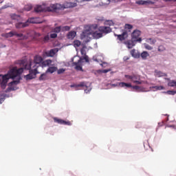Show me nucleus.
<instances>
[{
	"mask_svg": "<svg viewBox=\"0 0 176 176\" xmlns=\"http://www.w3.org/2000/svg\"><path fill=\"white\" fill-rule=\"evenodd\" d=\"M85 86H86V84L82 82L77 85H71V87H85Z\"/></svg>",
	"mask_w": 176,
	"mask_h": 176,
	"instance_id": "nucleus-26",
	"label": "nucleus"
},
{
	"mask_svg": "<svg viewBox=\"0 0 176 176\" xmlns=\"http://www.w3.org/2000/svg\"><path fill=\"white\" fill-rule=\"evenodd\" d=\"M23 72L24 68L21 67L18 69L17 67H14L12 69H10L7 74H0V84L1 89H6V86H8V82H9L10 79H15V78H16V80H14L8 84V86L10 87L11 90H16L13 86H16V85L20 83V80L21 79L20 76L21 74H23Z\"/></svg>",
	"mask_w": 176,
	"mask_h": 176,
	"instance_id": "nucleus-1",
	"label": "nucleus"
},
{
	"mask_svg": "<svg viewBox=\"0 0 176 176\" xmlns=\"http://www.w3.org/2000/svg\"><path fill=\"white\" fill-rule=\"evenodd\" d=\"M140 56H141L142 60H146V58L148 57H149V53H148V52H146V51H144V52H142Z\"/></svg>",
	"mask_w": 176,
	"mask_h": 176,
	"instance_id": "nucleus-17",
	"label": "nucleus"
},
{
	"mask_svg": "<svg viewBox=\"0 0 176 176\" xmlns=\"http://www.w3.org/2000/svg\"><path fill=\"white\" fill-rule=\"evenodd\" d=\"M75 36H76V32L75 31H70L67 35V39H71V40L74 39Z\"/></svg>",
	"mask_w": 176,
	"mask_h": 176,
	"instance_id": "nucleus-11",
	"label": "nucleus"
},
{
	"mask_svg": "<svg viewBox=\"0 0 176 176\" xmlns=\"http://www.w3.org/2000/svg\"><path fill=\"white\" fill-rule=\"evenodd\" d=\"M136 3L138 5H145L146 3H148V1L140 0V1H136Z\"/></svg>",
	"mask_w": 176,
	"mask_h": 176,
	"instance_id": "nucleus-32",
	"label": "nucleus"
},
{
	"mask_svg": "<svg viewBox=\"0 0 176 176\" xmlns=\"http://www.w3.org/2000/svg\"><path fill=\"white\" fill-rule=\"evenodd\" d=\"M126 60H129V58H126Z\"/></svg>",
	"mask_w": 176,
	"mask_h": 176,
	"instance_id": "nucleus-53",
	"label": "nucleus"
},
{
	"mask_svg": "<svg viewBox=\"0 0 176 176\" xmlns=\"http://www.w3.org/2000/svg\"><path fill=\"white\" fill-rule=\"evenodd\" d=\"M170 127H173V129H175V126H170Z\"/></svg>",
	"mask_w": 176,
	"mask_h": 176,
	"instance_id": "nucleus-49",
	"label": "nucleus"
},
{
	"mask_svg": "<svg viewBox=\"0 0 176 176\" xmlns=\"http://www.w3.org/2000/svg\"><path fill=\"white\" fill-rule=\"evenodd\" d=\"M14 36H17V38H23V34L20 33H17L16 32H14Z\"/></svg>",
	"mask_w": 176,
	"mask_h": 176,
	"instance_id": "nucleus-38",
	"label": "nucleus"
},
{
	"mask_svg": "<svg viewBox=\"0 0 176 176\" xmlns=\"http://www.w3.org/2000/svg\"><path fill=\"white\" fill-rule=\"evenodd\" d=\"M28 24L27 22L26 23H17L15 25L16 28L20 29V28H25V27H28Z\"/></svg>",
	"mask_w": 176,
	"mask_h": 176,
	"instance_id": "nucleus-12",
	"label": "nucleus"
},
{
	"mask_svg": "<svg viewBox=\"0 0 176 176\" xmlns=\"http://www.w3.org/2000/svg\"><path fill=\"white\" fill-rule=\"evenodd\" d=\"M97 28H98V31L96 30ZM111 31L112 29L110 27L100 26L98 28V24L88 25L85 26L80 36L82 39H86V38H89V35H92L95 39H100V38H102L103 34H109Z\"/></svg>",
	"mask_w": 176,
	"mask_h": 176,
	"instance_id": "nucleus-2",
	"label": "nucleus"
},
{
	"mask_svg": "<svg viewBox=\"0 0 176 176\" xmlns=\"http://www.w3.org/2000/svg\"><path fill=\"white\" fill-rule=\"evenodd\" d=\"M148 3H153L152 1H149Z\"/></svg>",
	"mask_w": 176,
	"mask_h": 176,
	"instance_id": "nucleus-51",
	"label": "nucleus"
},
{
	"mask_svg": "<svg viewBox=\"0 0 176 176\" xmlns=\"http://www.w3.org/2000/svg\"><path fill=\"white\" fill-rule=\"evenodd\" d=\"M42 64L44 65V67H46V65H49V60L43 61Z\"/></svg>",
	"mask_w": 176,
	"mask_h": 176,
	"instance_id": "nucleus-43",
	"label": "nucleus"
},
{
	"mask_svg": "<svg viewBox=\"0 0 176 176\" xmlns=\"http://www.w3.org/2000/svg\"><path fill=\"white\" fill-rule=\"evenodd\" d=\"M126 79H129L131 80V82H133V83H136V85H142V82L140 81V79H141V77L138 74H131V75H127L126 74L124 76Z\"/></svg>",
	"mask_w": 176,
	"mask_h": 176,
	"instance_id": "nucleus-5",
	"label": "nucleus"
},
{
	"mask_svg": "<svg viewBox=\"0 0 176 176\" xmlns=\"http://www.w3.org/2000/svg\"><path fill=\"white\" fill-rule=\"evenodd\" d=\"M78 4L76 3H65L64 5L61 6L59 3L51 4L47 8V12H57V10H64V9H68L69 8H76Z\"/></svg>",
	"mask_w": 176,
	"mask_h": 176,
	"instance_id": "nucleus-4",
	"label": "nucleus"
},
{
	"mask_svg": "<svg viewBox=\"0 0 176 176\" xmlns=\"http://www.w3.org/2000/svg\"><path fill=\"white\" fill-rule=\"evenodd\" d=\"M137 43V41L135 40H133L131 38V40H127L124 42V45H126V47L128 49H133L134 46H135V44Z\"/></svg>",
	"mask_w": 176,
	"mask_h": 176,
	"instance_id": "nucleus-8",
	"label": "nucleus"
},
{
	"mask_svg": "<svg viewBox=\"0 0 176 176\" xmlns=\"http://www.w3.org/2000/svg\"><path fill=\"white\" fill-rule=\"evenodd\" d=\"M162 124H164V121H162Z\"/></svg>",
	"mask_w": 176,
	"mask_h": 176,
	"instance_id": "nucleus-52",
	"label": "nucleus"
},
{
	"mask_svg": "<svg viewBox=\"0 0 176 176\" xmlns=\"http://www.w3.org/2000/svg\"><path fill=\"white\" fill-rule=\"evenodd\" d=\"M167 94H174V91H168Z\"/></svg>",
	"mask_w": 176,
	"mask_h": 176,
	"instance_id": "nucleus-45",
	"label": "nucleus"
},
{
	"mask_svg": "<svg viewBox=\"0 0 176 176\" xmlns=\"http://www.w3.org/2000/svg\"><path fill=\"white\" fill-rule=\"evenodd\" d=\"M86 47H83L81 50H80V53L82 54V56H86Z\"/></svg>",
	"mask_w": 176,
	"mask_h": 176,
	"instance_id": "nucleus-35",
	"label": "nucleus"
},
{
	"mask_svg": "<svg viewBox=\"0 0 176 176\" xmlns=\"http://www.w3.org/2000/svg\"><path fill=\"white\" fill-rule=\"evenodd\" d=\"M168 86H169V87H174L176 86V80H170L168 82Z\"/></svg>",
	"mask_w": 176,
	"mask_h": 176,
	"instance_id": "nucleus-22",
	"label": "nucleus"
},
{
	"mask_svg": "<svg viewBox=\"0 0 176 176\" xmlns=\"http://www.w3.org/2000/svg\"><path fill=\"white\" fill-rule=\"evenodd\" d=\"M159 126H163V124H160V122L158 123Z\"/></svg>",
	"mask_w": 176,
	"mask_h": 176,
	"instance_id": "nucleus-50",
	"label": "nucleus"
},
{
	"mask_svg": "<svg viewBox=\"0 0 176 176\" xmlns=\"http://www.w3.org/2000/svg\"><path fill=\"white\" fill-rule=\"evenodd\" d=\"M85 91L86 93H87V91H86V89L85 90Z\"/></svg>",
	"mask_w": 176,
	"mask_h": 176,
	"instance_id": "nucleus-54",
	"label": "nucleus"
},
{
	"mask_svg": "<svg viewBox=\"0 0 176 176\" xmlns=\"http://www.w3.org/2000/svg\"><path fill=\"white\" fill-rule=\"evenodd\" d=\"M64 72H65V69H63V68L59 69L57 71L58 75H61V74H64Z\"/></svg>",
	"mask_w": 176,
	"mask_h": 176,
	"instance_id": "nucleus-34",
	"label": "nucleus"
},
{
	"mask_svg": "<svg viewBox=\"0 0 176 176\" xmlns=\"http://www.w3.org/2000/svg\"><path fill=\"white\" fill-rule=\"evenodd\" d=\"M61 28V31H69L71 30V27L66 25V26H63Z\"/></svg>",
	"mask_w": 176,
	"mask_h": 176,
	"instance_id": "nucleus-31",
	"label": "nucleus"
},
{
	"mask_svg": "<svg viewBox=\"0 0 176 176\" xmlns=\"http://www.w3.org/2000/svg\"><path fill=\"white\" fill-rule=\"evenodd\" d=\"M81 43H82L80 41L75 40L74 41V47H79V46H80Z\"/></svg>",
	"mask_w": 176,
	"mask_h": 176,
	"instance_id": "nucleus-25",
	"label": "nucleus"
},
{
	"mask_svg": "<svg viewBox=\"0 0 176 176\" xmlns=\"http://www.w3.org/2000/svg\"><path fill=\"white\" fill-rule=\"evenodd\" d=\"M150 89H155V91H157V90H164V87L160 85V86H153V87H151Z\"/></svg>",
	"mask_w": 176,
	"mask_h": 176,
	"instance_id": "nucleus-21",
	"label": "nucleus"
},
{
	"mask_svg": "<svg viewBox=\"0 0 176 176\" xmlns=\"http://www.w3.org/2000/svg\"><path fill=\"white\" fill-rule=\"evenodd\" d=\"M131 54L132 56V57H134V58H140V54L138 53V52H137L135 50H132L131 51Z\"/></svg>",
	"mask_w": 176,
	"mask_h": 176,
	"instance_id": "nucleus-13",
	"label": "nucleus"
},
{
	"mask_svg": "<svg viewBox=\"0 0 176 176\" xmlns=\"http://www.w3.org/2000/svg\"><path fill=\"white\" fill-rule=\"evenodd\" d=\"M166 50V48L163 45H160L158 47V52H164Z\"/></svg>",
	"mask_w": 176,
	"mask_h": 176,
	"instance_id": "nucleus-37",
	"label": "nucleus"
},
{
	"mask_svg": "<svg viewBox=\"0 0 176 176\" xmlns=\"http://www.w3.org/2000/svg\"><path fill=\"white\" fill-rule=\"evenodd\" d=\"M34 12H36V13L43 12V7L42 6H36V7L34 8Z\"/></svg>",
	"mask_w": 176,
	"mask_h": 176,
	"instance_id": "nucleus-16",
	"label": "nucleus"
},
{
	"mask_svg": "<svg viewBox=\"0 0 176 176\" xmlns=\"http://www.w3.org/2000/svg\"><path fill=\"white\" fill-rule=\"evenodd\" d=\"M141 36V32L140 30H134L131 34V38L136 42H141L142 41V38L140 37Z\"/></svg>",
	"mask_w": 176,
	"mask_h": 176,
	"instance_id": "nucleus-7",
	"label": "nucleus"
},
{
	"mask_svg": "<svg viewBox=\"0 0 176 176\" xmlns=\"http://www.w3.org/2000/svg\"><path fill=\"white\" fill-rule=\"evenodd\" d=\"M43 61L42 56H36L34 58V61L30 60L25 63V60H21V64L24 65V69H28L29 74L25 76L27 80H31V79H35L36 74H39L38 68H39V64Z\"/></svg>",
	"mask_w": 176,
	"mask_h": 176,
	"instance_id": "nucleus-3",
	"label": "nucleus"
},
{
	"mask_svg": "<svg viewBox=\"0 0 176 176\" xmlns=\"http://www.w3.org/2000/svg\"><path fill=\"white\" fill-rule=\"evenodd\" d=\"M119 85L120 87H133L131 83L120 82Z\"/></svg>",
	"mask_w": 176,
	"mask_h": 176,
	"instance_id": "nucleus-20",
	"label": "nucleus"
},
{
	"mask_svg": "<svg viewBox=\"0 0 176 176\" xmlns=\"http://www.w3.org/2000/svg\"><path fill=\"white\" fill-rule=\"evenodd\" d=\"M54 122H55V123H58V124H65L66 126H71L72 124L71 122L65 121L58 118H54Z\"/></svg>",
	"mask_w": 176,
	"mask_h": 176,
	"instance_id": "nucleus-9",
	"label": "nucleus"
},
{
	"mask_svg": "<svg viewBox=\"0 0 176 176\" xmlns=\"http://www.w3.org/2000/svg\"><path fill=\"white\" fill-rule=\"evenodd\" d=\"M165 80H168L170 82V80H170V78H165Z\"/></svg>",
	"mask_w": 176,
	"mask_h": 176,
	"instance_id": "nucleus-46",
	"label": "nucleus"
},
{
	"mask_svg": "<svg viewBox=\"0 0 176 176\" xmlns=\"http://www.w3.org/2000/svg\"><path fill=\"white\" fill-rule=\"evenodd\" d=\"M6 38H12V36H14V32H10L5 35Z\"/></svg>",
	"mask_w": 176,
	"mask_h": 176,
	"instance_id": "nucleus-27",
	"label": "nucleus"
},
{
	"mask_svg": "<svg viewBox=\"0 0 176 176\" xmlns=\"http://www.w3.org/2000/svg\"><path fill=\"white\" fill-rule=\"evenodd\" d=\"M158 76L162 77V76H167V74L163 73L162 72H158Z\"/></svg>",
	"mask_w": 176,
	"mask_h": 176,
	"instance_id": "nucleus-40",
	"label": "nucleus"
},
{
	"mask_svg": "<svg viewBox=\"0 0 176 176\" xmlns=\"http://www.w3.org/2000/svg\"><path fill=\"white\" fill-rule=\"evenodd\" d=\"M111 71L110 69H103L102 70V74H107V72H109Z\"/></svg>",
	"mask_w": 176,
	"mask_h": 176,
	"instance_id": "nucleus-44",
	"label": "nucleus"
},
{
	"mask_svg": "<svg viewBox=\"0 0 176 176\" xmlns=\"http://www.w3.org/2000/svg\"><path fill=\"white\" fill-rule=\"evenodd\" d=\"M124 30L126 31H127V30H133V25L131 24H125Z\"/></svg>",
	"mask_w": 176,
	"mask_h": 176,
	"instance_id": "nucleus-30",
	"label": "nucleus"
},
{
	"mask_svg": "<svg viewBox=\"0 0 176 176\" xmlns=\"http://www.w3.org/2000/svg\"><path fill=\"white\" fill-rule=\"evenodd\" d=\"M24 9L26 12H30V10L32 9V6L31 4L26 5L25 6Z\"/></svg>",
	"mask_w": 176,
	"mask_h": 176,
	"instance_id": "nucleus-28",
	"label": "nucleus"
},
{
	"mask_svg": "<svg viewBox=\"0 0 176 176\" xmlns=\"http://www.w3.org/2000/svg\"><path fill=\"white\" fill-rule=\"evenodd\" d=\"M144 47L145 49H146L147 50H152V49H153V47H152L151 45H148V44H145L144 45Z\"/></svg>",
	"mask_w": 176,
	"mask_h": 176,
	"instance_id": "nucleus-39",
	"label": "nucleus"
},
{
	"mask_svg": "<svg viewBox=\"0 0 176 176\" xmlns=\"http://www.w3.org/2000/svg\"><path fill=\"white\" fill-rule=\"evenodd\" d=\"M166 2H170V1H173V0H164ZM176 1V0H174Z\"/></svg>",
	"mask_w": 176,
	"mask_h": 176,
	"instance_id": "nucleus-47",
	"label": "nucleus"
},
{
	"mask_svg": "<svg viewBox=\"0 0 176 176\" xmlns=\"http://www.w3.org/2000/svg\"><path fill=\"white\" fill-rule=\"evenodd\" d=\"M167 120H168V118H167Z\"/></svg>",
	"mask_w": 176,
	"mask_h": 176,
	"instance_id": "nucleus-55",
	"label": "nucleus"
},
{
	"mask_svg": "<svg viewBox=\"0 0 176 176\" xmlns=\"http://www.w3.org/2000/svg\"><path fill=\"white\" fill-rule=\"evenodd\" d=\"M11 19H12V20H16V21H21V16H20V15H17L16 14H11Z\"/></svg>",
	"mask_w": 176,
	"mask_h": 176,
	"instance_id": "nucleus-15",
	"label": "nucleus"
},
{
	"mask_svg": "<svg viewBox=\"0 0 176 176\" xmlns=\"http://www.w3.org/2000/svg\"><path fill=\"white\" fill-rule=\"evenodd\" d=\"M114 36H117V39L120 41V42H123V41H125V39H127L129 38V31L126 30H122L121 34H116L114 33Z\"/></svg>",
	"mask_w": 176,
	"mask_h": 176,
	"instance_id": "nucleus-6",
	"label": "nucleus"
},
{
	"mask_svg": "<svg viewBox=\"0 0 176 176\" xmlns=\"http://www.w3.org/2000/svg\"><path fill=\"white\" fill-rule=\"evenodd\" d=\"M61 31V26L56 27L53 29V32H55V34H58Z\"/></svg>",
	"mask_w": 176,
	"mask_h": 176,
	"instance_id": "nucleus-29",
	"label": "nucleus"
},
{
	"mask_svg": "<svg viewBox=\"0 0 176 176\" xmlns=\"http://www.w3.org/2000/svg\"><path fill=\"white\" fill-rule=\"evenodd\" d=\"M56 52L57 50L56 49H52L50 51L46 52L45 55L47 57H54Z\"/></svg>",
	"mask_w": 176,
	"mask_h": 176,
	"instance_id": "nucleus-10",
	"label": "nucleus"
},
{
	"mask_svg": "<svg viewBox=\"0 0 176 176\" xmlns=\"http://www.w3.org/2000/svg\"><path fill=\"white\" fill-rule=\"evenodd\" d=\"M30 23L32 24H38V21H36V18H30L28 19L27 24Z\"/></svg>",
	"mask_w": 176,
	"mask_h": 176,
	"instance_id": "nucleus-19",
	"label": "nucleus"
},
{
	"mask_svg": "<svg viewBox=\"0 0 176 176\" xmlns=\"http://www.w3.org/2000/svg\"><path fill=\"white\" fill-rule=\"evenodd\" d=\"M39 80H46V74H43L39 77Z\"/></svg>",
	"mask_w": 176,
	"mask_h": 176,
	"instance_id": "nucleus-33",
	"label": "nucleus"
},
{
	"mask_svg": "<svg viewBox=\"0 0 176 176\" xmlns=\"http://www.w3.org/2000/svg\"><path fill=\"white\" fill-rule=\"evenodd\" d=\"M80 63H81V60L80 59H79L78 60V62H74L73 63V64L74 65H76V69H77L78 71H82V67H81V66L80 65H79V64H80Z\"/></svg>",
	"mask_w": 176,
	"mask_h": 176,
	"instance_id": "nucleus-14",
	"label": "nucleus"
},
{
	"mask_svg": "<svg viewBox=\"0 0 176 176\" xmlns=\"http://www.w3.org/2000/svg\"><path fill=\"white\" fill-rule=\"evenodd\" d=\"M3 2V0H0V3H2Z\"/></svg>",
	"mask_w": 176,
	"mask_h": 176,
	"instance_id": "nucleus-48",
	"label": "nucleus"
},
{
	"mask_svg": "<svg viewBox=\"0 0 176 176\" xmlns=\"http://www.w3.org/2000/svg\"><path fill=\"white\" fill-rule=\"evenodd\" d=\"M132 89H134L136 91H143L142 87L138 85L132 86Z\"/></svg>",
	"mask_w": 176,
	"mask_h": 176,
	"instance_id": "nucleus-23",
	"label": "nucleus"
},
{
	"mask_svg": "<svg viewBox=\"0 0 176 176\" xmlns=\"http://www.w3.org/2000/svg\"><path fill=\"white\" fill-rule=\"evenodd\" d=\"M57 36V34L56 33H52L50 34V38L52 39H54Z\"/></svg>",
	"mask_w": 176,
	"mask_h": 176,
	"instance_id": "nucleus-41",
	"label": "nucleus"
},
{
	"mask_svg": "<svg viewBox=\"0 0 176 176\" xmlns=\"http://www.w3.org/2000/svg\"><path fill=\"white\" fill-rule=\"evenodd\" d=\"M146 42L150 45H155V43H156V40L155 38H147Z\"/></svg>",
	"mask_w": 176,
	"mask_h": 176,
	"instance_id": "nucleus-24",
	"label": "nucleus"
},
{
	"mask_svg": "<svg viewBox=\"0 0 176 176\" xmlns=\"http://www.w3.org/2000/svg\"><path fill=\"white\" fill-rule=\"evenodd\" d=\"M83 59L85 60L86 63H89V56L84 55Z\"/></svg>",
	"mask_w": 176,
	"mask_h": 176,
	"instance_id": "nucleus-42",
	"label": "nucleus"
},
{
	"mask_svg": "<svg viewBox=\"0 0 176 176\" xmlns=\"http://www.w3.org/2000/svg\"><path fill=\"white\" fill-rule=\"evenodd\" d=\"M57 69H58L56 67H50L47 69L46 72H50V74H53L54 72H56V71H57Z\"/></svg>",
	"mask_w": 176,
	"mask_h": 176,
	"instance_id": "nucleus-18",
	"label": "nucleus"
},
{
	"mask_svg": "<svg viewBox=\"0 0 176 176\" xmlns=\"http://www.w3.org/2000/svg\"><path fill=\"white\" fill-rule=\"evenodd\" d=\"M49 39H50V37L49 36V35H46L43 37V42L46 43L49 42Z\"/></svg>",
	"mask_w": 176,
	"mask_h": 176,
	"instance_id": "nucleus-36",
	"label": "nucleus"
}]
</instances>
